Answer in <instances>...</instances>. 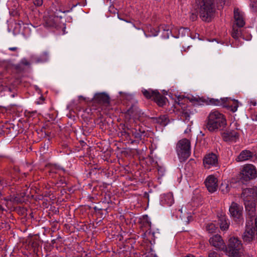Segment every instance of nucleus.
Segmentation results:
<instances>
[{"label": "nucleus", "mask_w": 257, "mask_h": 257, "mask_svg": "<svg viewBox=\"0 0 257 257\" xmlns=\"http://www.w3.org/2000/svg\"><path fill=\"white\" fill-rule=\"evenodd\" d=\"M226 125V120L224 115L217 110H212L208 116L207 127L209 131L213 132Z\"/></svg>", "instance_id": "f257e3e1"}, {"label": "nucleus", "mask_w": 257, "mask_h": 257, "mask_svg": "<svg viewBox=\"0 0 257 257\" xmlns=\"http://www.w3.org/2000/svg\"><path fill=\"white\" fill-rule=\"evenodd\" d=\"M226 253L229 257H246L242 250L241 241L233 236L229 239Z\"/></svg>", "instance_id": "f03ea898"}, {"label": "nucleus", "mask_w": 257, "mask_h": 257, "mask_svg": "<svg viewBox=\"0 0 257 257\" xmlns=\"http://www.w3.org/2000/svg\"><path fill=\"white\" fill-rule=\"evenodd\" d=\"M216 0H199L198 6L200 15L203 21H207L213 12L214 3Z\"/></svg>", "instance_id": "7ed1b4c3"}, {"label": "nucleus", "mask_w": 257, "mask_h": 257, "mask_svg": "<svg viewBox=\"0 0 257 257\" xmlns=\"http://www.w3.org/2000/svg\"><path fill=\"white\" fill-rule=\"evenodd\" d=\"M176 151L181 161L186 160L191 154L190 142L186 139L180 140L177 145Z\"/></svg>", "instance_id": "20e7f679"}, {"label": "nucleus", "mask_w": 257, "mask_h": 257, "mask_svg": "<svg viewBox=\"0 0 257 257\" xmlns=\"http://www.w3.org/2000/svg\"><path fill=\"white\" fill-rule=\"evenodd\" d=\"M210 103L216 106H223L228 108L231 111L234 112L237 111L239 106V102L237 100L231 99L228 98H223L220 99H211Z\"/></svg>", "instance_id": "39448f33"}, {"label": "nucleus", "mask_w": 257, "mask_h": 257, "mask_svg": "<svg viewBox=\"0 0 257 257\" xmlns=\"http://www.w3.org/2000/svg\"><path fill=\"white\" fill-rule=\"evenodd\" d=\"M240 179L242 182L248 181L257 177L255 167L251 164H246L242 166L240 175Z\"/></svg>", "instance_id": "423d86ee"}, {"label": "nucleus", "mask_w": 257, "mask_h": 257, "mask_svg": "<svg viewBox=\"0 0 257 257\" xmlns=\"http://www.w3.org/2000/svg\"><path fill=\"white\" fill-rule=\"evenodd\" d=\"M229 212L230 217L235 222H240L243 221V207L234 202H231Z\"/></svg>", "instance_id": "0eeeda50"}, {"label": "nucleus", "mask_w": 257, "mask_h": 257, "mask_svg": "<svg viewBox=\"0 0 257 257\" xmlns=\"http://www.w3.org/2000/svg\"><path fill=\"white\" fill-rule=\"evenodd\" d=\"M142 93L147 98L154 100L159 106H163L165 103L166 98L157 90L143 89Z\"/></svg>", "instance_id": "6e6552de"}, {"label": "nucleus", "mask_w": 257, "mask_h": 257, "mask_svg": "<svg viewBox=\"0 0 257 257\" xmlns=\"http://www.w3.org/2000/svg\"><path fill=\"white\" fill-rule=\"evenodd\" d=\"M241 198L244 202L250 201H255L257 199V192L254 188H246L243 189L241 194Z\"/></svg>", "instance_id": "1a4fd4ad"}, {"label": "nucleus", "mask_w": 257, "mask_h": 257, "mask_svg": "<svg viewBox=\"0 0 257 257\" xmlns=\"http://www.w3.org/2000/svg\"><path fill=\"white\" fill-rule=\"evenodd\" d=\"M205 185L209 192L213 193L217 190L218 188L217 179L213 175H209L205 181Z\"/></svg>", "instance_id": "9d476101"}, {"label": "nucleus", "mask_w": 257, "mask_h": 257, "mask_svg": "<svg viewBox=\"0 0 257 257\" xmlns=\"http://www.w3.org/2000/svg\"><path fill=\"white\" fill-rule=\"evenodd\" d=\"M210 244L216 249L222 250L225 247V243L221 236L218 234H216L209 239Z\"/></svg>", "instance_id": "9b49d317"}, {"label": "nucleus", "mask_w": 257, "mask_h": 257, "mask_svg": "<svg viewBox=\"0 0 257 257\" xmlns=\"http://www.w3.org/2000/svg\"><path fill=\"white\" fill-rule=\"evenodd\" d=\"M218 162L217 156L213 153L206 155L203 159V164L206 168L209 169L212 166H216Z\"/></svg>", "instance_id": "f8f14e48"}, {"label": "nucleus", "mask_w": 257, "mask_h": 257, "mask_svg": "<svg viewBox=\"0 0 257 257\" xmlns=\"http://www.w3.org/2000/svg\"><path fill=\"white\" fill-rule=\"evenodd\" d=\"M109 97L104 92L97 93L95 94L93 101L95 103L102 104H108L109 103Z\"/></svg>", "instance_id": "ddd939ff"}, {"label": "nucleus", "mask_w": 257, "mask_h": 257, "mask_svg": "<svg viewBox=\"0 0 257 257\" xmlns=\"http://www.w3.org/2000/svg\"><path fill=\"white\" fill-rule=\"evenodd\" d=\"M222 137L225 142H235L239 135L235 130H228L222 133Z\"/></svg>", "instance_id": "4468645a"}, {"label": "nucleus", "mask_w": 257, "mask_h": 257, "mask_svg": "<svg viewBox=\"0 0 257 257\" xmlns=\"http://www.w3.org/2000/svg\"><path fill=\"white\" fill-rule=\"evenodd\" d=\"M234 18L236 25L238 27H242L245 25L244 14L238 9L234 11Z\"/></svg>", "instance_id": "2eb2a0df"}, {"label": "nucleus", "mask_w": 257, "mask_h": 257, "mask_svg": "<svg viewBox=\"0 0 257 257\" xmlns=\"http://www.w3.org/2000/svg\"><path fill=\"white\" fill-rule=\"evenodd\" d=\"M253 156L252 152L249 150H244L240 153L236 158V161L238 162L248 161L252 158Z\"/></svg>", "instance_id": "dca6fc26"}, {"label": "nucleus", "mask_w": 257, "mask_h": 257, "mask_svg": "<svg viewBox=\"0 0 257 257\" xmlns=\"http://www.w3.org/2000/svg\"><path fill=\"white\" fill-rule=\"evenodd\" d=\"M160 202L163 205L171 206L174 202L172 193H168L161 195Z\"/></svg>", "instance_id": "f3484780"}, {"label": "nucleus", "mask_w": 257, "mask_h": 257, "mask_svg": "<svg viewBox=\"0 0 257 257\" xmlns=\"http://www.w3.org/2000/svg\"><path fill=\"white\" fill-rule=\"evenodd\" d=\"M254 237V230H253L252 227H250L247 225L246 230L242 235L243 240L248 242L251 241Z\"/></svg>", "instance_id": "a211bd4d"}, {"label": "nucleus", "mask_w": 257, "mask_h": 257, "mask_svg": "<svg viewBox=\"0 0 257 257\" xmlns=\"http://www.w3.org/2000/svg\"><path fill=\"white\" fill-rule=\"evenodd\" d=\"M187 98L194 105H201L205 102V100L203 97L198 95H188Z\"/></svg>", "instance_id": "6ab92c4d"}, {"label": "nucleus", "mask_w": 257, "mask_h": 257, "mask_svg": "<svg viewBox=\"0 0 257 257\" xmlns=\"http://www.w3.org/2000/svg\"><path fill=\"white\" fill-rule=\"evenodd\" d=\"M179 211L181 213L180 217L181 219L186 223H188L192 218L191 212H188L186 207H182L179 210Z\"/></svg>", "instance_id": "aec40b11"}, {"label": "nucleus", "mask_w": 257, "mask_h": 257, "mask_svg": "<svg viewBox=\"0 0 257 257\" xmlns=\"http://www.w3.org/2000/svg\"><path fill=\"white\" fill-rule=\"evenodd\" d=\"M49 55L47 52H43L39 57L32 56L31 59L36 63L46 62L49 60Z\"/></svg>", "instance_id": "412c9836"}, {"label": "nucleus", "mask_w": 257, "mask_h": 257, "mask_svg": "<svg viewBox=\"0 0 257 257\" xmlns=\"http://www.w3.org/2000/svg\"><path fill=\"white\" fill-rule=\"evenodd\" d=\"M255 201H250L248 202H244L245 209L247 211H248L250 215H253L254 213L255 208Z\"/></svg>", "instance_id": "4be33fe9"}, {"label": "nucleus", "mask_w": 257, "mask_h": 257, "mask_svg": "<svg viewBox=\"0 0 257 257\" xmlns=\"http://www.w3.org/2000/svg\"><path fill=\"white\" fill-rule=\"evenodd\" d=\"M159 30L163 31L162 37L164 39L169 38L170 34H172L173 31V29H170L169 26L166 25L160 26Z\"/></svg>", "instance_id": "5701e85b"}, {"label": "nucleus", "mask_w": 257, "mask_h": 257, "mask_svg": "<svg viewBox=\"0 0 257 257\" xmlns=\"http://www.w3.org/2000/svg\"><path fill=\"white\" fill-rule=\"evenodd\" d=\"M219 223L220 228L222 230H226L229 227V223L227 222L226 217L224 216H220L219 218Z\"/></svg>", "instance_id": "b1692460"}, {"label": "nucleus", "mask_w": 257, "mask_h": 257, "mask_svg": "<svg viewBox=\"0 0 257 257\" xmlns=\"http://www.w3.org/2000/svg\"><path fill=\"white\" fill-rule=\"evenodd\" d=\"M57 18L54 16H50L49 18L45 17V24L49 27H55L56 25V20Z\"/></svg>", "instance_id": "393cba45"}, {"label": "nucleus", "mask_w": 257, "mask_h": 257, "mask_svg": "<svg viewBox=\"0 0 257 257\" xmlns=\"http://www.w3.org/2000/svg\"><path fill=\"white\" fill-rule=\"evenodd\" d=\"M218 226H216L214 223H209L206 226V230L208 233H213L215 232L217 229Z\"/></svg>", "instance_id": "a878e982"}, {"label": "nucleus", "mask_w": 257, "mask_h": 257, "mask_svg": "<svg viewBox=\"0 0 257 257\" xmlns=\"http://www.w3.org/2000/svg\"><path fill=\"white\" fill-rule=\"evenodd\" d=\"M241 33L240 30L235 27L233 28V31L232 32L231 35L234 39L236 40L239 39L241 36Z\"/></svg>", "instance_id": "bb28decb"}, {"label": "nucleus", "mask_w": 257, "mask_h": 257, "mask_svg": "<svg viewBox=\"0 0 257 257\" xmlns=\"http://www.w3.org/2000/svg\"><path fill=\"white\" fill-rule=\"evenodd\" d=\"M157 121L162 125H166L168 123V118L166 115L161 116L157 118Z\"/></svg>", "instance_id": "cd10ccee"}, {"label": "nucleus", "mask_w": 257, "mask_h": 257, "mask_svg": "<svg viewBox=\"0 0 257 257\" xmlns=\"http://www.w3.org/2000/svg\"><path fill=\"white\" fill-rule=\"evenodd\" d=\"M220 190L223 193L225 194L229 191L230 187L227 183L224 182V183L221 184Z\"/></svg>", "instance_id": "c85d7f7f"}, {"label": "nucleus", "mask_w": 257, "mask_h": 257, "mask_svg": "<svg viewBox=\"0 0 257 257\" xmlns=\"http://www.w3.org/2000/svg\"><path fill=\"white\" fill-rule=\"evenodd\" d=\"M134 130H135V131H132V133L135 134V136L136 138H140L141 137L142 134L144 133V131H141V130H140V128L138 129L139 132H137L138 128H137V127H135Z\"/></svg>", "instance_id": "c756f323"}, {"label": "nucleus", "mask_w": 257, "mask_h": 257, "mask_svg": "<svg viewBox=\"0 0 257 257\" xmlns=\"http://www.w3.org/2000/svg\"><path fill=\"white\" fill-rule=\"evenodd\" d=\"M20 63L22 65L25 66H29L30 65V63L28 61V60L26 58H23L21 60Z\"/></svg>", "instance_id": "7c9ffc66"}, {"label": "nucleus", "mask_w": 257, "mask_h": 257, "mask_svg": "<svg viewBox=\"0 0 257 257\" xmlns=\"http://www.w3.org/2000/svg\"><path fill=\"white\" fill-rule=\"evenodd\" d=\"M34 4L36 6H41L43 4V0H34Z\"/></svg>", "instance_id": "2f4dec72"}, {"label": "nucleus", "mask_w": 257, "mask_h": 257, "mask_svg": "<svg viewBox=\"0 0 257 257\" xmlns=\"http://www.w3.org/2000/svg\"><path fill=\"white\" fill-rule=\"evenodd\" d=\"M209 257H220V256L216 252L212 251L209 254Z\"/></svg>", "instance_id": "473e14b6"}, {"label": "nucleus", "mask_w": 257, "mask_h": 257, "mask_svg": "<svg viewBox=\"0 0 257 257\" xmlns=\"http://www.w3.org/2000/svg\"><path fill=\"white\" fill-rule=\"evenodd\" d=\"M189 114L187 112L183 113V117H185L186 119H189Z\"/></svg>", "instance_id": "72a5a7b5"}, {"label": "nucleus", "mask_w": 257, "mask_h": 257, "mask_svg": "<svg viewBox=\"0 0 257 257\" xmlns=\"http://www.w3.org/2000/svg\"><path fill=\"white\" fill-rule=\"evenodd\" d=\"M9 50L12 51H16L18 50V48L14 47H10L9 48Z\"/></svg>", "instance_id": "f704fd0d"}, {"label": "nucleus", "mask_w": 257, "mask_h": 257, "mask_svg": "<svg viewBox=\"0 0 257 257\" xmlns=\"http://www.w3.org/2000/svg\"><path fill=\"white\" fill-rule=\"evenodd\" d=\"M252 7L253 8L254 10L257 11V2L255 3L254 5H252Z\"/></svg>", "instance_id": "c9c22d12"}, {"label": "nucleus", "mask_w": 257, "mask_h": 257, "mask_svg": "<svg viewBox=\"0 0 257 257\" xmlns=\"http://www.w3.org/2000/svg\"><path fill=\"white\" fill-rule=\"evenodd\" d=\"M144 33L145 36H146V37H147V38H148V37H151V36H156L158 35V33H157L156 34L153 35H148L146 34L145 33V32H144Z\"/></svg>", "instance_id": "e433bc0d"}, {"label": "nucleus", "mask_w": 257, "mask_h": 257, "mask_svg": "<svg viewBox=\"0 0 257 257\" xmlns=\"http://www.w3.org/2000/svg\"><path fill=\"white\" fill-rule=\"evenodd\" d=\"M252 119L254 121H257V113H255L253 115V118Z\"/></svg>", "instance_id": "4c0bfd02"}, {"label": "nucleus", "mask_w": 257, "mask_h": 257, "mask_svg": "<svg viewBox=\"0 0 257 257\" xmlns=\"http://www.w3.org/2000/svg\"><path fill=\"white\" fill-rule=\"evenodd\" d=\"M78 98H79V99H82L83 100H86V98L84 97H83V96H82V95H79L78 96Z\"/></svg>", "instance_id": "58836bf2"}, {"label": "nucleus", "mask_w": 257, "mask_h": 257, "mask_svg": "<svg viewBox=\"0 0 257 257\" xmlns=\"http://www.w3.org/2000/svg\"><path fill=\"white\" fill-rule=\"evenodd\" d=\"M250 103H251L252 105H253V106L256 105V102H255V101H254V100H253V101H250Z\"/></svg>", "instance_id": "ea45409f"}, {"label": "nucleus", "mask_w": 257, "mask_h": 257, "mask_svg": "<svg viewBox=\"0 0 257 257\" xmlns=\"http://www.w3.org/2000/svg\"><path fill=\"white\" fill-rule=\"evenodd\" d=\"M134 126H135V125H130V129H131V128H132V129H133V130H132V131H135V130H134V129L135 128H134V127H133Z\"/></svg>", "instance_id": "a19ab883"}, {"label": "nucleus", "mask_w": 257, "mask_h": 257, "mask_svg": "<svg viewBox=\"0 0 257 257\" xmlns=\"http://www.w3.org/2000/svg\"><path fill=\"white\" fill-rule=\"evenodd\" d=\"M185 257H195V256L192 254H189V255L186 256Z\"/></svg>", "instance_id": "79ce46f5"}, {"label": "nucleus", "mask_w": 257, "mask_h": 257, "mask_svg": "<svg viewBox=\"0 0 257 257\" xmlns=\"http://www.w3.org/2000/svg\"><path fill=\"white\" fill-rule=\"evenodd\" d=\"M57 169H58V170H62V171H64V170L63 168H60V167H58V168H57Z\"/></svg>", "instance_id": "37998d69"}, {"label": "nucleus", "mask_w": 257, "mask_h": 257, "mask_svg": "<svg viewBox=\"0 0 257 257\" xmlns=\"http://www.w3.org/2000/svg\"><path fill=\"white\" fill-rule=\"evenodd\" d=\"M179 56H181L182 55V52H179Z\"/></svg>", "instance_id": "c03bdc74"}, {"label": "nucleus", "mask_w": 257, "mask_h": 257, "mask_svg": "<svg viewBox=\"0 0 257 257\" xmlns=\"http://www.w3.org/2000/svg\"><path fill=\"white\" fill-rule=\"evenodd\" d=\"M3 207L0 205V210H3Z\"/></svg>", "instance_id": "a18cd8bd"}, {"label": "nucleus", "mask_w": 257, "mask_h": 257, "mask_svg": "<svg viewBox=\"0 0 257 257\" xmlns=\"http://www.w3.org/2000/svg\"><path fill=\"white\" fill-rule=\"evenodd\" d=\"M18 25L19 26H20V27H21V24H19H19H18Z\"/></svg>", "instance_id": "49530a36"}, {"label": "nucleus", "mask_w": 257, "mask_h": 257, "mask_svg": "<svg viewBox=\"0 0 257 257\" xmlns=\"http://www.w3.org/2000/svg\"><path fill=\"white\" fill-rule=\"evenodd\" d=\"M72 103H74V101H72Z\"/></svg>", "instance_id": "de8ad7c7"}, {"label": "nucleus", "mask_w": 257, "mask_h": 257, "mask_svg": "<svg viewBox=\"0 0 257 257\" xmlns=\"http://www.w3.org/2000/svg\"><path fill=\"white\" fill-rule=\"evenodd\" d=\"M154 257H157L156 255H155Z\"/></svg>", "instance_id": "09e8293b"}]
</instances>
